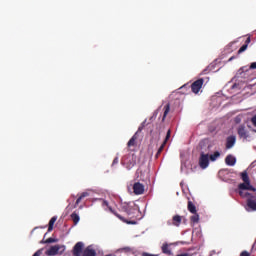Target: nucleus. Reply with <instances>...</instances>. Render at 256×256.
I'll list each match as a JSON object with an SVG mask.
<instances>
[{"mask_svg": "<svg viewBox=\"0 0 256 256\" xmlns=\"http://www.w3.org/2000/svg\"><path fill=\"white\" fill-rule=\"evenodd\" d=\"M83 247H85L83 242H77L72 249L73 256H97V252L91 246L86 247L84 250Z\"/></svg>", "mask_w": 256, "mask_h": 256, "instance_id": "f257e3e1", "label": "nucleus"}, {"mask_svg": "<svg viewBox=\"0 0 256 256\" xmlns=\"http://www.w3.org/2000/svg\"><path fill=\"white\" fill-rule=\"evenodd\" d=\"M121 211L126 213L130 219H134L135 215L139 213V206L134 202L123 203L121 205Z\"/></svg>", "mask_w": 256, "mask_h": 256, "instance_id": "f03ea898", "label": "nucleus"}, {"mask_svg": "<svg viewBox=\"0 0 256 256\" xmlns=\"http://www.w3.org/2000/svg\"><path fill=\"white\" fill-rule=\"evenodd\" d=\"M197 169H198V166H197V162L195 161H184L181 164V171L186 175H189V173H194V171H197Z\"/></svg>", "mask_w": 256, "mask_h": 256, "instance_id": "7ed1b4c3", "label": "nucleus"}, {"mask_svg": "<svg viewBox=\"0 0 256 256\" xmlns=\"http://www.w3.org/2000/svg\"><path fill=\"white\" fill-rule=\"evenodd\" d=\"M102 207H107L109 209V211L112 212L113 215H115V217L120 219V221H123V223H127V225H137L136 221H129V220L125 219V217H123L119 213H117V211L113 210V208H111V206H109V202H107V200L102 201Z\"/></svg>", "mask_w": 256, "mask_h": 256, "instance_id": "20e7f679", "label": "nucleus"}, {"mask_svg": "<svg viewBox=\"0 0 256 256\" xmlns=\"http://www.w3.org/2000/svg\"><path fill=\"white\" fill-rule=\"evenodd\" d=\"M240 197H249L248 192L245 191H256L255 187L251 186V182H244L238 185Z\"/></svg>", "mask_w": 256, "mask_h": 256, "instance_id": "39448f33", "label": "nucleus"}, {"mask_svg": "<svg viewBox=\"0 0 256 256\" xmlns=\"http://www.w3.org/2000/svg\"><path fill=\"white\" fill-rule=\"evenodd\" d=\"M219 157H221V153L219 151H216L213 154H205V152H201L199 161H217Z\"/></svg>", "mask_w": 256, "mask_h": 256, "instance_id": "423d86ee", "label": "nucleus"}, {"mask_svg": "<svg viewBox=\"0 0 256 256\" xmlns=\"http://www.w3.org/2000/svg\"><path fill=\"white\" fill-rule=\"evenodd\" d=\"M237 133L240 139H249L251 137V134L249 133V130H247L245 124L238 126Z\"/></svg>", "mask_w": 256, "mask_h": 256, "instance_id": "0eeeda50", "label": "nucleus"}, {"mask_svg": "<svg viewBox=\"0 0 256 256\" xmlns=\"http://www.w3.org/2000/svg\"><path fill=\"white\" fill-rule=\"evenodd\" d=\"M203 83H205V80H203V78H200V79L194 81L191 84L192 93H195V95H197V93H199V91H201V88L203 87Z\"/></svg>", "mask_w": 256, "mask_h": 256, "instance_id": "6e6552de", "label": "nucleus"}, {"mask_svg": "<svg viewBox=\"0 0 256 256\" xmlns=\"http://www.w3.org/2000/svg\"><path fill=\"white\" fill-rule=\"evenodd\" d=\"M169 139H171V130L169 129L166 133V137L163 141V143L161 144V146L159 147L155 159L159 158V155H161V153H163V149H165V146L167 145V141H169Z\"/></svg>", "mask_w": 256, "mask_h": 256, "instance_id": "1a4fd4ad", "label": "nucleus"}, {"mask_svg": "<svg viewBox=\"0 0 256 256\" xmlns=\"http://www.w3.org/2000/svg\"><path fill=\"white\" fill-rule=\"evenodd\" d=\"M134 195H143L145 193V185L141 182H135L133 185Z\"/></svg>", "mask_w": 256, "mask_h": 256, "instance_id": "9d476101", "label": "nucleus"}, {"mask_svg": "<svg viewBox=\"0 0 256 256\" xmlns=\"http://www.w3.org/2000/svg\"><path fill=\"white\" fill-rule=\"evenodd\" d=\"M137 139H138V136H137V133H135L131 137V139L128 141L127 147L129 151H135V149H137Z\"/></svg>", "mask_w": 256, "mask_h": 256, "instance_id": "9b49d317", "label": "nucleus"}, {"mask_svg": "<svg viewBox=\"0 0 256 256\" xmlns=\"http://www.w3.org/2000/svg\"><path fill=\"white\" fill-rule=\"evenodd\" d=\"M247 198V207L250 211H256V196L249 195Z\"/></svg>", "mask_w": 256, "mask_h": 256, "instance_id": "f8f14e48", "label": "nucleus"}, {"mask_svg": "<svg viewBox=\"0 0 256 256\" xmlns=\"http://www.w3.org/2000/svg\"><path fill=\"white\" fill-rule=\"evenodd\" d=\"M60 249H63V247H61L59 245L51 246L48 250H46L45 255H47V256L59 255Z\"/></svg>", "mask_w": 256, "mask_h": 256, "instance_id": "ddd939ff", "label": "nucleus"}, {"mask_svg": "<svg viewBox=\"0 0 256 256\" xmlns=\"http://www.w3.org/2000/svg\"><path fill=\"white\" fill-rule=\"evenodd\" d=\"M237 143V137L235 135H230L226 138V149H233Z\"/></svg>", "mask_w": 256, "mask_h": 256, "instance_id": "4468645a", "label": "nucleus"}, {"mask_svg": "<svg viewBox=\"0 0 256 256\" xmlns=\"http://www.w3.org/2000/svg\"><path fill=\"white\" fill-rule=\"evenodd\" d=\"M183 221V217L180 215H174L172 217V222L168 221V225H174V227H179L181 225V222Z\"/></svg>", "mask_w": 256, "mask_h": 256, "instance_id": "2eb2a0df", "label": "nucleus"}, {"mask_svg": "<svg viewBox=\"0 0 256 256\" xmlns=\"http://www.w3.org/2000/svg\"><path fill=\"white\" fill-rule=\"evenodd\" d=\"M171 244H168L167 242H165L162 247V253H164V255H173V252H171V248H169Z\"/></svg>", "mask_w": 256, "mask_h": 256, "instance_id": "dca6fc26", "label": "nucleus"}, {"mask_svg": "<svg viewBox=\"0 0 256 256\" xmlns=\"http://www.w3.org/2000/svg\"><path fill=\"white\" fill-rule=\"evenodd\" d=\"M197 170L199 169H207L209 167V161H199L197 162Z\"/></svg>", "mask_w": 256, "mask_h": 256, "instance_id": "f3484780", "label": "nucleus"}, {"mask_svg": "<svg viewBox=\"0 0 256 256\" xmlns=\"http://www.w3.org/2000/svg\"><path fill=\"white\" fill-rule=\"evenodd\" d=\"M70 217H71L74 225H77V223H79V221H81V218L79 217V214L77 212H73Z\"/></svg>", "mask_w": 256, "mask_h": 256, "instance_id": "a211bd4d", "label": "nucleus"}, {"mask_svg": "<svg viewBox=\"0 0 256 256\" xmlns=\"http://www.w3.org/2000/svg\"><path fill=\"white\" fill-rule=\"evenodd\" d=\"M57 221V217L53 216L48 224V232L51 233V231H53V226L55 225V222Z\"/></svg>", "mask_w": 256, "mask_h": 256, "instance_id": "6ab92c4d", "label": "nucleus"}, {"mask_svg": "<svg viewBox=\"0 0 256 256\" xmlns=\"http://www.w3.org/2000/svg\"><path fill=\"white\" fill-rule=\"evenodd\" d=\"M85 197H89V192H83V193L77 198L75 207H77V205H79V203H81V201H83V199H85Z\"/></svg>", "mask_w": 256, "mask_h": 256, "instance_id": "aec40b11", "label": "nucleus"}, {"mask_svg": "<svg viewBox=\"0 0 256 256\" xmlns=\"http://www.w3.org/2000/svg\"><path fill=\"white\" fill-rule=\"evenodd\" d=\"M187 209L190 213H197V207L191 201H188Z\"/></svg>", "mask_w": 256, "mask_h": 256, "instance_id": "412c9836", "label": "nucleus"}, {"mask_svg": "<svg viewBox=\"0 0 256 256\" xmlns=\"http://www.w3.org/2000/svg\"><path fill=\"white\" fill-rule=\"evenodd\" d=\"M169 111H171V105L170 104H166L164 106V114H163L162 121H165V119L167 118V115H169Z\"/></svg>", "mask_w": 256, "mask_h": 256, "instance_id": "4be33fe9", "label": "nucleus"}, {"mask_svg": "<svg viewBox=\"0 0 256 256\" xmlns=\"http://www.w3.org/2000/svg\"><path fill=\"white\" fill-rule=\"evenodd\" d=\"M241 179H242V181H244V183H251V181L249 180V175L247 174V172H242L241 173Z\"/></svg>", "mask_w": 256, "mask_h": 256, "instance_id": "5701e85b", "label": "nucleus"}, {"mask_svg": "<svg viewBox=\"0 0 256 256\" xmlns=\"http://www.w3.org/2000/svg\"><path fill=\"white\" fill-rule=\"evenodd\" d=\"M192 214L194 215L190 217L191 223H199V214L197 212Z\"/></svg>", "mask_w": 256, "mask_h": 256, "instance_id": "b1692460", "label": "nucleus"}, {"mask_svg": "<svg viewBox=\"0 0 256 256\" xmlns=\"http://www.w3.org/2000/svg\"><path fill=\"white\" fill-rule=\"evenodd\" d=\"M40 243H46V244L57 243V239H55V238H48L46 240H42Z\"/></svg>", "mask_w": 256, "mask_h": 256, "instance_id": "393cba45", "label": "nucleus"}, {"mask_svg": "<svg viewBox=\"0 0 256 256\" xmlns=\"http://www.w3.org/2000/svg\"><path fill=\"white\" fill-rule=\"evenodd\" d=\"M249 46H247V44H244L240 47V49L238 50V55H241V53H244V51H247V48Z\"/></svg>", "mask_w": 256, "mask_h": 256, "instance_id": "a878e982", "label": "nucleus"}, {"mask_svg": "<svg viewBox=\"0 0 256 256\" xmlns=\"http://www.w3.org/2000/svg\"><path fill=\"white\" fill-rule=\"evenodd\" d=\"M241 121H243V116L238 115L234 118V123H236L237 125H239V123H241Z\"/></svg>", "mask_w": 256, "mask_h": 256, "instance_id": "bb28decb", "label": "nucleus"}, {"mask_svg": "<svg viewBox=\"0 0 256 256\" xmlns=\"http://www.w3.org/2000/svg\"><path fill=\"white\" fill-rule=\"evenodd\" d=\"M225 161H236V158H235V156L229 154V155L225 158Z\"/></svg>", "mask_w": 256, "mask_h": 256, "instance_id": "cd10ccee", "label": "nucleus"}, {"mask_svg": "<svg viewBox=\"0 0 256 256\" xmlns=\"http://www.w3.org/2000/svg\"><path fill=\"white\" fill-rule=\"evenodd\" d=\"M41 255H43V249H39V250H37V251L33 254V256H41Z\"/></svg>", "mask_w": 256, "mask_h": 256, "instance_id": "c85d7f7f", "label": "nucleus"}, {"mask_svg": "<svg viewBox=\"0 0 256 256\" xmlns=\"http://www.w3.org/2000/svg\"><path fill=\"white\" fill-rule=\"evenodd\" d=\"M251 123L254 127H256V115H254L252 118H251Z\"/></svg>", "mask_w": 256, "mask_h": 256, "instance_id": "c756f323", "label": "nucleus"}, {"mask_svg": "<svg viewBox=\"0 0 256 256\" xmlns=\"http://www.w3.org/2000/svg\"><path fill=\"white\" fill-rule=\"evenodd\" d=\"M235 163V161H226V165H228L229 167H233Z\"/></svg>", "mask_w": 256, "mask_h": 256, "instance_id": "7c9ffc66", "label": "nucleus"}, {"mask_svg": "<svg viewBox=\"0 0 256 256\" xmlns=\"http://www.w3.org/2000/svg\"><path fill=\"white\" fill-rule=\"evenodd\" d=\"M240 256H251V253L244 250L240 253Z\"/></svg>", "mask_w": 256, "mask_h": 256, "instance_id": "2f4dec72", "label": "nucleus"}, {"mask_svg": "<svg viewBox=\"0 0 256 256\" xmlns=\"http://www.w3.org/2000/svg\"><path fill=\"white\" fill-rule=\"evenodd\" d=\"M249 43H251V37H248L245 41V44L247 47H249Z\"/></svg>", "mask_w": 256, "mask_h": 256, "instance_id": "473e14b6", "label": "nucleus"}, {"mask_svg": "<svg viewBox=\"0 0 256 256\" xmlns=\"http://www.w3.org/2000/svg\"><path fill=\"white\" fill-rule=\"evenodd\" d=\"M250 69H256V62L251 63Z\"/></svg>", "mask_w": 256, "mask_h": 256, "instance_id": "72a5a7b5", "label": "nucleus"}, {"mask_svg": "<svg viewBox=\"0 0 256 256\" xmlns=\"http://www.w3.org/2000/svg\"><path fill=\"white\" fill-rule=\"evenodd\" d=\"M143 131V126H140L139 128H138V131L136 132L137 134L138 133H141Z\"/></svg>", "mask_w": 256, "mask_h": 256, "instance_id": "f704fd0d", "label": "nucleus"}, {"mask_svg": "<svg viewBox=\"0 0 256 256\" xmlns=\"http://www.w3.org/2000/svg\"><path fill=\"white\" fill-rule=\"evenodd\" d=\"M189 87V85L185 84L184 86H182L180 89H187Z\"/></svg>", "mask_w": 256, "mask_h": 256, "instance_id": "c9c22d12", "label": "nucleus"}, {"mask_svg": "<svg viewBox=\"0 0 256 256\" xmlns=\"http://www.w3.org/2000/svg\"><path fill=\"white\" fill-rule=\"evenodd\" d=\"M233 59H235V56L230 57L229 61H233Z\"/></svg>", "mask_w": 256, "mask_h": 256, "instance_id": "e433bc0d", "label": "nucleus"}, {"mask_svg": "<svg viewBox=\"0 0 256 256\" xmlns=\"http://www.w3.org/2000/svg\"><path fill=\"white\" fill-rule=\"evenodd\" d=\"M118 159H119V158L116 157V158H114V161H117Z\"/></svg>", "mask_w": 256, "mask_h": 256, "instance_id": "4c0bfd02", "label": "nucleus"}, {"mask_svg": "<svg viewBox=\"0 0 256 256\" xmlns=\"http://www.w3.org/2000/svg\"><path fill=\"white\" fill-rule=\"evenodd\" d=\"M47 234L44 235V237L46 236Z\"/></svg>", "mask_w": 256, "mask_h": 256, "instance_id": "58836bf2", "label": "nucleus"}]
</instances>
